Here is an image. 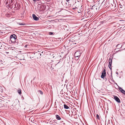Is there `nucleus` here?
<instances>
[{
	"mask_svg": "<svg viewBox=\"0 0 125 125\" xmlns=\"http://www.w3.org/2000/svg\"><path fill=\"white\" fill-rule=\"evenodd\" d=\"M38 92L39 93L41 94L42 95L43 94V92L41 90H39L38 91Z\"/></svg>",
	"mask_w": 125,
	"mask_h": 125,
	"instance_id": "14",
	"label": "nucleus"
},
{
	"mask_svg": "<svg viewBox=\"0 0 125 125\" xmlns=\"http://www.w3.org/2000/svg\"><path fill=\"white\" fill-rule=\"evenodd\" d=\"M122 93L125 95V91L123 90L122 92Z\"/></svg>",
	"mask_w": 125,
	"mask_h": 125,
	"instance_id": "18",
	"label": "nucleus"
},
{
	"mask_svg": "<svg viewBox=\"0 0 125 125\" xmlns=\"http://www.w3.org/2000/svg\"><path fill=\"white\" fill-rule=\"evenodd\" d=\"M114 97L115 99L118 103H120V101L119 98L116 96H114Z\"/></svg>",
	"mask_w": 125,
	"mask_h": 125,
	"instance_id": "7",
	"label": "nucleus"
},
{
	"mask_svg": "<svg viewBox=\"0 0 125 125\" xmlns=\"http://www.w3.org/2000/svg\"><path fill=\"white\" fill-rule=\"evenodd\" d=\"M91 9L94 10H97V8L96 6L95 5H94L93 6L92 8H91Z\"/></svg>",
	"mask_w": 125,
	"mask_h": 125,
	"instance_id": "10",
	"label": "nucleus"
},
{
	"mask_svg": "<svg viewBox=\"0 0 125 125\" xmlns=\"http://www.w3.org/2000/svg\"><path fill=\"white\" fill-rule=\"evenodd\" d=\"M19 24L20 25H25V24H23V23H19Z\"/></svg>",
	"mask_w": 125,
	"mask_h": 125,
	"instance_id": "16",
	"label": "nucleus"
},
{
	"mask_svg": "<svg viewBox=\"0 0 125 125\" xmlns=\"http://www.w3.org/2000/svg\"><path fill=\"white\" fill-rule=\"evenodd\" d=\"M55 116L56 118V119L58 120H60L61 119V118L58 115H56Z\"/></svg>",
	"mask_w": 125,
	"mask_h": 125,
	"instance_id": "9",
	"label": "nucleus"
},
{
	"mask_svg": "<svg viewBox=\"0 0 125 125\" xmlns=\"http://www.w3.org/2000/svg\"><path fill=\"white\" fill-rule=\"evenodd\" d=\"M27 47V45H25V48L26 47Z\"/></svg>",
	"mask_w": 125,
	"mask_h": 125,
	"instance_id": "22",
	"label": "nucleus"
},
{
	"mask_svg": "<svg viewBox=\"0 0 125 125\" xmlns=\"http://www.w3.org/2000/svg\"><path fill=\"white\" fill-rule=\"evenodd\" d=\"M40 55L41 56V54H40Z\"/></svg>",
	"mask_w": 125,
	"mask_h": 125,
	"instance_id": "26",
	"label": "nucleus"
},
{
	"mask_svg": "<svg viewBox=\"0 0 125 125\" xmlns=\"http://www.w3.org/2000/svg\"><path fill=\"white\" fill-rule=\"evenodd\" d=\"M6 52V53H9L8 52Z\"/></svg>",
	"mask_w": 125,
	"mask_h": 125,
	"instance_id": "24",
	"label": "nucleus"
},
{
	"mask_svg": "<svg viewBox=\"0 0 125 125\" xmlns=\"http://www.w3.org/2000/svg\"><path fill=\"white\" fill-rule=\"evenodd\" d=\"M116 74H118V72H116Z\"/></svg>",
	"mask_w": 125,
	"mask_h": 125,
	"instance_id": "21",
	"label": "nucleus"
},
{
	"mask_svg": "<svg viewBox=\"0 0 125 125\" xmlns=\"http://www.w3.org/2000/svg\"><path fill=\"white\" fill-rule=\"evenodd\" d=\"M5 102L3 100L0 101V107L5 106Z\"/></svg>",
	"mask_w": 125,
	"mask_h": 125,
	"instance_id": "5",
	"label": "nucleus"
},
{
	"mask_svg": "<svg viewBox=\"0 0 125 125\" xmlns=\"http://www.w3.org/2000/svg\"><path fill=\"white\" fill-rule=\"evenodd\" d=\"M53 33L52 32H50V33H49V34L50 35H52L53 34Z\"/></svg>",
	"mask_w": 125,
	"mask_h": 125,
	"instance_id": "19",
	"label": "nucleus"
},
{
	"mask_svg": "<svg viewBox=\"0 0 125 125\" xmlns=\"http://www.w3.org/2000/svg\"><path fill=\"white\" fill-rule=\"evenodd\" d=\"M104 80H105V81H106L107 80V79L106 78H103Z\"/></svg>",
	"mask_w": 125,
	"mask_h": 125,
	"instance_id": "20",
	"label": "nucleus"
},
{
	"mask_svg": "<svg viewBox=\"0 0 125 125\" xmlns=\"http://www.w3.org/2000/svg\"><path fill=\"white\" fill-rule=\"evenodd\" d=\"M17 92L20 94L21 93V90L20 89H19L17 90Z\"/></svg>",
	"mask_w": 125,
	"mask_h": 125,
	"instance_id": "12",
	"label": "nucleus"
},
{
	"mask_svg": "<svg viewBox=\"0 0 125 125\" xmlns=\"http://www.w3.org/2000/svg\"><path fill=\"white\" fill-rule=\"evenodd\" d=\"M81 54V52L80 51H77L75 53L74 56L75 57H80Z\"/></svg>",
	"mask_w": 125,
	"mask_h": 125,
	"instance_id": "3",
	"label": "nucleus"
},
{
	"mask_svg": "<svg viewBox=\"0 0 125 125\" xmlns=\"http://www.w3.org/2000/svg\"><path fill=\"white\" fill-rule=\"evenodd\" d=\"M17 39V37L16 35L15 34L11 35L10 36L9 42L10 43H14L15 41V40Z\"/></svg>",
	"mask_w": 125,
	"mask_h": 125,
	"instance_id": "1",
	"label": "nucleus"
},
{
	"mask_svg": "<svg viewBox=\"0 0 125 125\" xmlns=\"http://www.w3.org/2000/svg\"><path fill=\"white\" fill-rule=\"evenodd\" d=\"M64 108L65 109H68L69 108V107L66 104H64L63 105Z\"/></svg>",
	"mask_w": 125,
	"mask_h": 125,
	"instance_id": "11",
	"label": "nucleus"
},
{
	"mask_svg": "<svg viewBox=\"0 0 125 125\" xmlns=\"http://www.w3.org/2000/svg\"><path fill=\"white\" fill-rule=\"evenodd\" d=\"M75 57V60H77L79 59V57L78 56V57Z\"/></svg>",
	"mask_w": 125,
	"mask_h": 125,
	"instance_id": "17",
	"label": "nucleus"
},
{
	"mask_svg": "<svg viewBox=\"0 0 125 125\" xmlns=\"http://www.w3.org/2000/svg\"><path fill=\"white\" fill-rule=\"evenodd\" d=\"M96 117L99 120H100V117L99 115L98 114H97L96 115Z\"/></svg>",
	"mask_w": 125,
	"mask_h": 125,
	"instance_id": "15",
	"label": "nucleus"
},
{
	"mask_svg": "<svg viewBox=\"0 0 125 125\" xmlns=\"http://www.w3.org/2000/svg\"><path fill=\"white\" fill-rule=\"evenodd\" d=\"M118 88L121 92H122L124 90L122 88H121V87H119L118 86Z\"/></svg>",
	"mask_w": 125,
	"mask_h": 125,
	"instance_id": "13",
	"label": "nucleus"
},
{
	"mask_svg": "<svg viewBox=\"0 0 125 125\" xmlns=\"http://www.w3.org/2000/svg\"><path fill=\"white\" fill-rule=\"evenodd\" d=\"M5 3H6V5H7V7H9L10 6V2L9 3V2L5 0Z\"/></svg>",
	"mask_w": 125,
	"mask_h": 125,
	"instance_id": "8",
	"label": "nucleus"
},
{
	"mask_svg": "<svg viewBox=\"0 0 125 125\" xmlns=\"http://www.w3.org/2000/svg\"><path fill=\"white\" fill-rule=\"evenodd\" d=\"M32 17L33 19L35 20L38 21L39 19V18L34 14L32 15Z\"/></svg>",
	"mask_w": 125,
	"mask_h": 125,
	"instance_id": "6",
	"label": "nucleus"
},
{
	"mask_svg": "<svg viewBox=\"0 0 125 125\" xmlns=\"http://www.w3.org/2000/svg\"><path fill=\"white\" fill-rule=\"evenodd\" d=\"M115 84H116L118 86L117 83H116Z\"/></svg>",
	"mask_w": 125,
	"mask_h": 125,
	"instance_id": "25",
	"label": "nucleus"
},
{
	"mask_svg": "<svg viewBox=\"0 0 125 125\" xmlns=\"http://www.w3.org/2000/svg\"><path fill=\"white\" fill-rule=\"evenodd\" d=\"M102 75L101 76V78H104L106 75L105 70L104 69L103 71L102 72Z\"/></svg>",
	"mask_w": 125,
	"mask_h": 125,
	"instance_id": "4",
	"label": "nucleus"
},
{
	"mask_svg": "<svg viewBox=\"0 0 125 125\" xmlns=\"http://www.w3.org/2000/svg\"><path fill=\"white\" fill-rule=\"evenodd\" d=\"M109 65L108 66L109 68L110 69V70H112V59L110 57L109 59Z\"/></svg>",
	"mask_w": 125,
	"mask_h": 125,
	"instance_id": "2",
	"label": "nucleus"
},
{
	"mask_svg": "<svg viewBox=\"0 0 125 125\" xmlns=\"http://www.w3.org/2000/svg\"><path fill=\"white\" fill-rule=\"evenodd\" d=\"M33 1L34 2H35L36 1V0H33Z\"/></svg>",
	"mask_w": 125,
	"mask_h": 125,
	"instance_id": "23",
	"label": "nucleus"
},
{
	"mask_svg": "<svg viewBox=\"0 0 125 125\" xmlns=\"http://www.w3.org/2000/svg\"><path fill=\"white\" fill-rule=\"evenodd\" d=\"M12 2V1H11V3Z\"/></svg>",
	"mask_w": 125,
	"mask_h": 125,
	"instance_id": "27",
	"label": "nucleus"
}]
</instances>
